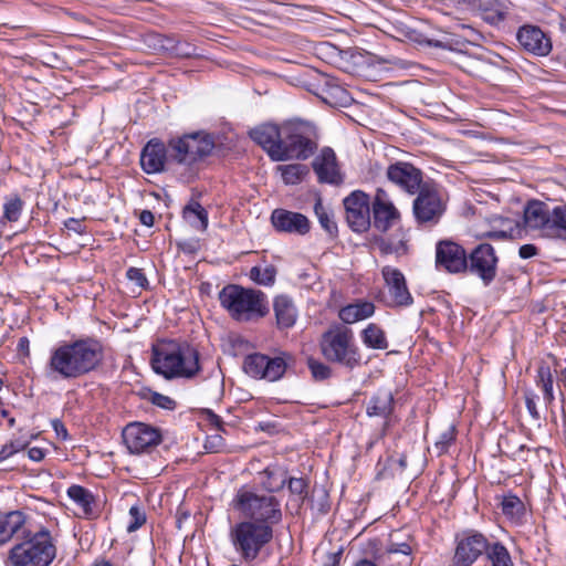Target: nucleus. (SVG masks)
<instances>
[{
  "label": "nucleus",
  "instance_id": "nucleus-60",
  "mask_svg": "<svg viewBox=\"0 0 566 566\" xmlns=\"http://www.w3.org/2000/svg\"><path fill=\"white\" fill-rule=\"evenodd\" d=\"M537 254V248L534 244H524L518 250V255L522 259H530Z\"/></svg>",
  "mask_w": 566,
  "mask_h": 566
},
{
  "label": "nucleus",
  "instance_id": "nucleus-20",
  "mask_svg": "<svg viewBox=\"0 0 566 566\" xmlns=\"http://www.w3.org/2000/svg\"><path fill=\"white\" fill-rule=\"evenodd\" d=\"M312 167L321 184L338 186L344 181L336 154L331 147H324L321 150L314 158Z\"/></svg>",
  "mask_w": 566,
  "mask_h": 566
},
{
  "label": "nucleus",
  "instance_id": "nucleus-48",
  "mask_svg": "<svg viewBox=\"0 0 566 566\" xmlns=\"http://www.w3.org/2000/svg\"><path fill=\"white\" fill-rule=\"evenodd\" d=\"M420 44H427L429 46L440 48V49H450L451 42L446 32H440V36H429L424 34H420L419 38L415 39Z\"/></svg>",
  "mask_w": 566,
  "mask_h": 566
},
{
  "label": "nucleus",
  "instance_id": "nucleus-1",
  "mask_svg": "<svg viewBox=\"0 0 566 566\" xmlns=\"http://www.w3.org/2000/svg\"><path fill=\"white\" fill-rule=\"evenodd\" d=\"M104 359V348L93 337L65 342L51 352L48 376L65 380L76 379L95 370Z\"/></svg>",
  "mask_w": 566,
  "mask_h": 566
},
{
  "label": "nucleus",
  "instance_id": "nucleus-52",
  "mask_svg": "<svg viewBox=\"0 0 566 566\" xmlns=\"http://www.w3.org/2000/svg\"><path fill=\"white\" fill-rule=\"evenodd\" d=\"M129 518L130 521L127 525V531L132 533L137 531L143 524H145L146 514L137 505H134L129 509Z\"/></svg>",
  "mask_w": 566,
  "mask_h": 566
},
{
  "label": "nucleus",
  "instance_id": "nucleus-15",
  "mask_svg": "<svg viewBox=\"0 0 566 566\" xmlns=\"http://www.w3.org/2000/svg\"><path fill=\"white\" fill-rule=\"evenodd\" d=\"M123 440L130 453L150 452L161 442L160 431L143 422L128 423L123 430Z\"/></svg>",
  "mask_w": 566,
  "mask_h": 566
},
{
  "label": "nucleus",
  "instance_id": "nucleus-25",
  "mask_svg": "<svg viewBox=\"0 0 566 566\" xmlns=\"http://www.w3.org/2000/svg\"><path fill=\"white\" fill-rule=\"evenodd\" d=\"M516 38L521 46L535 55L545 56L552 50L551 40L538 27L523 25Z\"/></svg>",
  "mask_w": 566,
  "mask_h": 566
},
{
  "label": "nucleus",
  "instance_id": "nucleus-29",
  "mask_svg": "<svg viewBox=\"0 0 566 566\" xmlns=\"http://www.w3.org/2000/svg\"><path fill=\"white\" fill-rule=\"evenodd\" d=\"M273 308L279 328H291L294 326L297 317L296 307L291 297L279 295L275 297Z\"/></svg>",
  "mask_w": 566,
  "mask_h": 566
},
{
  "label": "nucleus",
  "instance_id": "nucleus-45",
  "mask_svg": "<svg viewBox=\"0 0 566 566\" xmlns=\"http://www.w3.org/2000/svg\"><path fill=\"white\" fill-rule=\"evenodd\" d=\"M455 440V427L449 426L443 430L433 443V450L438 457L448 452Z\"/></svg>",
  "mask_w": 566,
  "mask_h": 566
},
{
  "label": "nucleus",
  "instance_id": "nucleus-5",
  "mask_svg": "<svg viewBox=\"0 0 566 566\" xmlns=\"http://www.w3.org/2000/svg\"><path fill=\"white\" fill-rule=\"evenodd\" d=\"M229 543L239 560L245 565L256 563L274 538V531L263 528L252 521H238L230 525Z\"/></svg>",
  "mask_w": 566,
  "mask_h": 566
},
{
  "label": "nucleus",
  "instance_id": "nucleus-36",
  "mask_svg": "<svg viewBox=\"0 0 566 566\" xmlns=\"http://www.w3.org/2000/svg\"><path fill=\"white\" fill-rule=\"evenodd\" d=\"M361 340L373 349H387L388 340L385 332L376 324L370 323L361 332Z\"/></svg>",
  "mask_w": 566,
  "mask_h": 566
},
{
  "label": "nucleus",
  "instance_id": "nucleus-49",
  "mask_svg": "<svg viewBox=\"0 0 566 566\" xmlns=\"http://www.w3.org/2000/svg\"><path fill=\"white\" fill-rule=\"evenodd\" d=\"M287 488L292 495H297L301 500V502L304 501L305 496L307 495V488L308 484L305 479L303 478H289L287 476Z\"/></svg>",
  "mask_w": 566,
  "mask_h": 566
},
{
  "label": "nucleus",
  "instance_id": "nucleus-42",
  "mask_svg": "<svg viewBox=\"0 0 566 566\" xmlns=\"http://www.w3.org/2000/svg\"><path fill=\"white\" fill-rule=\"evenodd\" d=\"M276 273V268L272 264L265 266L256 265L250 270V279L259 285L271 286L275 283Z\"/></svg>",
  "mask_w": 566,
  "mask_h": 566
},
{
  "label": "nucleus",
  "instance_id": "nucleus-10",
  "mask_svg": "<svg viewBox=\"0 0 566 566\" xmlns=\"http://www.w3.org/2000/svg\"><path fill=\"white\" fill-rule=\"evenodd\" d=\"M446 211V201L441 192L434 187L424 184L417 192L412 202V213L417 224L433 227L439 223Z\"/></svg>",
  "mask_w": 566,
  "mask_h": 566
},
{
  "label": "nucleus",
  "instance_id": "nucleus-58",
  "mask_svg": "<svg viewBox=\"0 0 566 566\" xmlns=\"http://www.w3.org/2000/svg\"><path fill=\"white\" fill-rule=\"evenodd\" d=\"M64 227L74 233L83 234L86 231L85 226L83 224V221L75 218H69L64 222Z\"/></svg>",
  "mask_w": 566,
  "mask_h": 566
},
{
  "label": "nucleus",
  "instance_id": "nucleus-16",
  "mask_svg": "<svg viewBox=\"0 0 566 566\" xmlns=\"http://www.w3.org/2000/svg\"><path fill=\"white\" fill-rule=\"evenodd\" d=\"M468 253L464 248L451 240H441L436 245V266L448 273H463L468 269Z\"/></svg>",
  "mask_w": 566,
  "mask_h": 566
},
{
  "label": "nucleus",
  "instance_id": "nucleus-8",
  "mask_svg": "<svg viewBox=\"0 0 566 566\" xmlns=\"http://www.w3.org/2000/svg\"><path fill=\"white\" fill-rule=\"evenodd\" d=\"M317 148L315 127L302 120L283 125V134L277 161L290 159L305 160Z\"/></svg>",
  "mask_w": 566,
  "mask_h": 566
},
{
  "label": "nucleus",
  "instance_id": "nucleus-41",
  "mask_svg": "<svg viewBox=\"0 0 566 566\" xmlns=\"http://www.w3.org/2000/svg\"><path fill=\"white\" fill-rule=\"evenodd\" d=\"M282 179L286 185H296L308 174V168L303 164H291L279 166Z\"/></svg>",
  "mask_w": 566,
  "mask_h": 566
},
{
  "label": "nucleus",
  "instance_id": "nucleus-55",
  "mask_svg": "<svg viewBox=\"0 0 566 566\" xmlns=\"http://www.w3.org/2000/svg\"><path fill=\"white\" fill-rule=\"evenodd\" d=\"M126 276L129 281L135 282L140 287H144L148 284V281L142 269L129 268L126 272Z\"/></svg>",
  "mask_w": 566,
  "mask_h": 566
},
{
  "label": "nucleus",
  "instance_id": "nucleus-14",
  "mask_svg": "<svg viewBox=\"0 0 566 566\" xmlns=\"http://www.w3.org/2000/svg\"><path fill=\"white\" fill-rule=\"evenodd\" d=\"M488 537L476 531L463 532L457 537L453 562L455 566H471L482 555L488 554L491 546Z\"/></svg>",
  "mask_w": 566,
  "mask_h": 566
},
{
  "label": "nucleus",
  "instance_id": "nucleus-43",
  "mask_svg": "<svg viewBox=\"0 0 566 566\" xmlns=\"http://www.w3.org/2000/svg\"><path fill=\"white\" fill-rule=\"evenodd\" d=\"M566 234V205L552 208V218L548 237Z\"/></svg>",
  "mask_w": 566,
  "mask_h": 566
},
{
  "label": "nucleus",
  "instance_id": "nucleus-31",
  "mask_svg": "<svg viewBox=\"0 0 566 566\" xmlns=\"http://www.w3.org/2000/svg\"><path fill=\"white\" fill-rule=\"evenodd\" d=\"M375 313V305L368 301H358L339 310L338 316L345 324H354L366 319Z\"/></svg>",
  "mask_w": 566,
  "mask_h": 566
},
{
  "label": "nucleus",
  "instance_id": "nucleus-26",
  "mask_svg": "<svg viewBox=\"0 0 566 566\" xmlns=\"http://www.w3.org/2000/svg\"><path fill=\"white\" fill-rule=\"evenodd\" d=\"M552 218V208L542 201L528 202L524 210V223L528 229L539 230L548 237Z\"/></svg>",
  "mask_w": 566,
  "mask_h": 566
},
{
  "label": "nucleus",
  "instance_id": "nucleus-18",
  "mask_svg": "<svg viewBox=\"0 0 566 566\" xmlns=\"http://www.w3.org/2000/svg\"><path fill=\"white\" fill-rule=\"evenodd\" d=\"M386 176L401 190L415 195L422 188V172L410 163L397 161L387 168Z\"/></svg>",
  "mask_w": 566,
  "mask_h": 566
},
{
  "label": "nucleus",
  "instance_id": "nucleus-59",
  "mask_svg": "<svg viewBox=\"0 0 566 566\" xmlns=\"http://www.w3.org/2000/svg\"><path fill=\"white\" fill-rule=\"evenodd\" d=\"M51 424H52V428L55 431L56 436L61 440L65 441L69 439L67 429L65 428L64 423L60 419H53L51 421Z\"/></svg>",
  "mask_w": 566,
  "mask_h": 566
},
{
  "label": "nucleus",
  "instance_id": "nucleus-33",
  "mask_svg": "<svg viewBox=\"0 0 566 566\" xmlns=\"http://www.w3.org/2000/svg\"><path fill=\"white\" fill-rule=\"evenodd\" d=\"M319 96L324 103L332 107L347 106L352 101L348 91L332 81H326L321 88Z\"/></svg>",
  "mask_w": 566,
  "mask_h": 566
},
{
  "label": "nucleus",
  "instance_id": "nucleus-62",
  "mask_svg": "<svg viewBox=\"0 0 566 566\" xmlns=\"http://www.w3.org/2000/svg\"><path fill=\"white\" fill-rule=\"evenodd\" d=\"M139 221L146 227H153L155 217L150 210H143L139 214Z\"/></svg>",
  "mask_w": 566,
  "mask_h": 566
},
{
  "label": "nucleus",
  "instance_id": "nucleus-2",
  "mask_svg": "<svg viewBox=\"0 0 566 566\" xmlns=\"http://www.w3.org/2000/svg\"><path fill=\"white\" fill-rule=\"evenodd\" d=\"M199 357V352L187 344L163 339L153 345L150 363L166 379H191L200 371Z\"/></svg>",
  "mask_w": 566,
  "mask_h": 566
},
{
  "label": "nucleus",
  "instance_id": "nucleus-50",
  "mask_svg": "<svg viewBox=\"0 0 566 566\" xmlns=\"http://www.w3.org/2000/svg\"><path fill=\"white\" fill-rule=\"evenodd\" d=\"M307 365H308V368H310V370L312 373V376L316 380H325V379L331 377L332 370L324 363H321V361L315 360L313 358H308Z\"/></svg>",
  "mask_w": 566,
  "mask_h": 566
},
{
  "label": "nucleus",
  "instance_id": "nucleus-13",
  "mask_svg": "<svg viewBox=\"0 0 566 566\" xmlns=\"http://www.w3.org/2000/svg\"><path fill=\"white\" fill-rule=\"evenodd\" d=\"M348 227L358 233L370 228L371 201L363 190H354L343 200Z\"/></svg>",
  "mask_w": 566,
  "mask_h": 566
},
{
  "label": "nucleus",
  "instance_id": "nucleus-9",
  "mask_svg": "<svg viewBox=\"0 0 566 566\" xmlns=\"http://www.w3.org/2000/svg\"><path fill=\"white\" fill-rule=\"evenodd\" d=\"M323 356L332 363L354 368L360 363V354L355 345L353 331L337 326L323 334L321 340Z\"/></svg>",
  "mask_w": 566,
  "mask_h": 566
},
{
  "label": "nucleus",
  "instance_id": "nucleus-12",
  "mask_svg": "<svg viewBox=\"0 0 566 566\" xmlns=\"http://www.w3.org/2000/svg\"><path fill=\"white\" fill-rule=\"evenodd\" d=\"M465 272L490 286L497 275L499 256L490 243H480L468 253Z\"/></svg>",
  "mask_w": 566,
  "mask_h": 566
},
{
  "label": "nucleus",
  "instance_id": "nucleus-46",
  "mask_svg": "<svg viewBox=\"0 0 566 566\" xmlns=\"http://www.w3.org/2000/svg\"><path fill=\"white\" fill-rule=\"evenodd\" d=\"M502 512L504 515L517 520L524 513V505L517 496H505L502 501Z\"/></svg>",
  "mask_w": 566,
  "mask_h": 566
},
{
  "label": "nucleus",
  "instance_id": "nucleus-4",
  "mask_svg": "<svg viewBox=\"0 0 566 566\" xmlns=\"http://www.w3.org/2000/svg\"><path fill=\"white\" fill-rule=\"evenodd\" d=\"M242 521H252L263 528L273 530L283 520L280 500L273 494L260 493L247 485L241 486L231 501Z\"/></svg>",
  "mask_w": 566,
  "mask_h": 566
},
{
  "label": "nucleus",
  "instance_id": "nucleus-57",
  "mask_svg": "<svg viewBox=\"0 0 566 566\" xmlns=\"http://www.w3.org/2000/svg\"><path fill=\"white\" fill-rule=\"evenodd\" d=\"M223 447V439L220 434L209 436L206 440L205 448L209 452H218Z\"/></svg>",
  "mask_w": 566,
  "mask_h": 566
},
{
  "label": "nucleus",
  "instance_id": "nucleus-56",
  "mask_svg": "<svg viewBox=\"0 0 566 566\" xmlns=\"http://www.w3.org/2000/svg\"><path fill=\"white\" fill-rule=\"evenodd\" d=\"M524 398H525V405H526L527 411L530 412L532 418L535 420L539 419L541 416L536 408V402H535L536 395L531 390H525Z\"/></svg>",
  "mask_w": 566,
  "mask_h": 566
},
{
  "label": "nucleus",
  "instance_id": "nucleus-34",
  "mask_svg": "<svg viewBox=\"0 0 566 566\" xmlns=\"http://www.w3.org/2000/svg\"><path fill=\"white\" fill-rule=\"evenodd\" d=\"M67 495L82 510V514L85 517H92L96 515L94 510L95 497L90 490L74 484L67 489Z\"/></svg>",
  "mask_w": 566,
  "mask_h": 566
},
{
  "label": "nucleus",
  "instance_id": "nucleus-37",
  "mask_svg": "<svg viewBox=\"0 0 566 566\" xmlns=\"http://www.w3.org/2000/svg\"><path fill=\"white\" fill-rule=\"evenodd\" d=\"M184 217L189 220L193 227L200 230H206L208 228V212L196 200H190L184 208Z\"/></svg>",
  "mask_w": 566,
  "mask_h": 566
},
{
  "label": "nucleus",
  "instance_id": "nucleus-64",
  "mask_svg": "<svg viewBox=\"0 0 566 566\" xmlns=\"http://www.w3.org/2000/svg\"><path fill=\"white\" fill-rule=\"evenodd\" d=\"M355 566H377V565L368 559H361Z\"/></svg>",
  "mask_w": 566,
  "mask_h": 566
},
{
  "label": "nucleus",
  "instance_id": "nucleus-35",
  "mask_svg": "<svg viewBox=\"0 0 566 566\" xmlns=\"http://www.w3.org/2000/svg\"><path fill=\"white\" fill-rule=\"evenodd\" d=\"M163 49H165L171 56L189 59L199 56L197 52V48L185 41L174 38H167L163 43Z\"/></svg>",
  "mask_w": 566,
  "mask_h": 566
},
{
  "label": "nucleus",
  "instance_id": "nucleus-24",
  "mask_svg": "<svg viewBox=\"0 0 566 566\" xmlns=\"http://www.w3.org/2000/svg\"><path fill=\"white\" fill-rule=\"evenodd\" d=\"M283 126L277 127L273 124H263L250 130V137L260 145L269 157L277 161L280 154Z\"/></svg>",
  "mask_w": 566,
  "mask_h": 566
},
{
  "label": "nucleus",
  "instance_id": "nucleus-51",
  "mask_svg": "<svg viewBox=\"0 0 566 566\" xmlns=\"http://www.w3.org/2000/svg\"><path fill=\"white\" fill-rule=\"evenodd\" d=\"M28 446V441L22 439H15L4 444L0 450V463L8 458L12 457L17 452L25 449Z\"/></svg>",
  "mask_w": 566,
  "mask_h": 566
},
{
  "label": "nucleus",
  "instance_id": "nucleus-23",
  "mask_svg": "<svg viewBox=\"0 0 566 566\" xmlns=\"http://www.w3.org/2000/svg\"><path fill=\"white\" fill-rule=\"evenodd\" d=\"M271 221L280 232L304 235L311 230V222L306 216L285 209H275L272 212Z\"/></svg>",
  "mask_w": 566,
  "mask_h": 566
},
{
  "label": "nucleus",
  "instance_id": "nucleus-39",
  "mask_svg": "<svg viewBox=\"0 0 566 566\" xmlns=\"http://www.w3.org/2000/svg\"><path fill=\"white\" fill-rule=\"evenodd\" d=\"M486 558L491 566H514L510 552L501 542L491 544Z\"/></svg>",
  "mask_w": 566,
  "mask_h": 566
},
{
  "label": "nucleus",
  "instance_id": "nucleus-47",
  "mask_svg": "<svg viewBox=\"0 0 566 566\" xmlns=\"http://www.w3.org/2000/svg\"><path fill=\"white\" fill-rule=\"evenodd\" d=\"M376 244H377L380 253L385 254V255H388V254L401 255L407 252L406 242L402 240H399L398 242H391L387 239L381 238L376 241Z\"/></svg>",
  "mask_w": 566,
  "mask_h": 566
},
{
  "label": "nucleus",
  "instance_id": "nucleus-21",
  "mask_svg": "<svg viewBox=\"0 0 566 566\" xmlns=\"http://www.w3.org/2000/svg\"><path fill=\"white\" fill-rule=\"evenodd\" d=\"M395 409L394 394L389 389H379L366 403V415L384 419L382 434H386L394 424L392 412Z\"/></svg>",
  "mask_w": 566,
  "mask_h": 566
},
{
  "label": "nucleus",
  "instance_id": "nucleus-44",
  "mask_svg": "<svg viewBox=\"0 0 566 566\" xmlns=\"http://www.w3.org/2000/svg\"><path fill=\"white\" fill-rule=\"evenodd\" d=\"M314 212L321 227L331 235H335L337 233V224L334 221L332 213H329L328 209L323 205L322 199L316 200L314 205Z\"/></svg>",
  "mask_w": 566,
  "mask_h": 566
},
{
  "label": "nucleus",
  "instance_id": "nucleus-54",
  "mask_svg": "<svg viewBox=\"0 0 566 566\" xmlns=\"http://www.w3.org/2000/svg\"><path fill=\"white\" fill-rule=\"evenodd\" d=\"M202 415H203V419L213 428L216 429L217 431L219 432H224L227 433V430L224 428V422L223 420L221 419L220 416H218L217 413H214L212 410L210 409H205L202 411Z\"/></svg>",
  "mask_w": 566,
  "mask_h": 566
},
{
  "label": "nucleus",
  "instance_id": "nucleus-32",
  "mask_svg": "<svg viewBox=\"0 0 566 566\" xmlns=\"http://www.w3.org/2000/svg\"><path fill=\"white\" fill-rule=\"evenodd\" d=\"M417 548L413 536L403 531H394L389 535L386 552L388 554H401L410 557Z\"/></svg>",
  "mask_w": 566,
  "mask_h": 566
},
{
  "label": "nucleus",
  "instance_id": "nucleus-63",
  "mask_svg": "<svg viewBox=\"0 0 566 566\" xmlns=\"http://www.w3.org/2000/svg\"><path fill=\"white\" fill-rule=\"evenodd\" d=\"M484 237L494 240H504L509 238V234L505 231H489Z\"/></svg>",
  "mask_w": 566,
  "mask_h": 566
},
{
  "label": "nucleus",
  "instance_id": "nucleus-27",
  "mask_svg": "<svg viewBox=\"0 0 566 566\" xmlns=\"http://www.w3.org/2000/svg\"><path fill=\"white\" fill-rule=\"evenodd\" d=\"M28 516L20 510L0 513V546L7 545L15 535L24 536Z\"/></svg>",
  "mask_w": 566,
  "mask_h": 566
},
{
  "label": "nucleus",
  "instance_id": "nucleus-17",
  "mask_svg": "<svg viewBox=\"0 0 566 566\" xmlns=\"http://www.w3.org/2000/svg\"><path fill=\"white\" fill-rule=\"evenodd\" d=\"M374 227L380 232H387L400 221V212L390 200L388 193L378 188L371 201Z\"/></svg>",
  "mask_w": 566,
  "mask_h": 566
},
{
  "label": "nucleus",
  "instance_id": "nucleus-28",
  "mask_svg": "<svg viewBox=\"0 0 566 566\" xmlns=\"http://www.w3.org/2000/svg\"><path fill=\"white\" fill-rule=\"evenodd\" d=\"M475 10L479 11L480 17L492 25H497L503 22L511 11V2L501 0H489L482 2L479 0V6Z\"/></svg>",
  "mask_w": 566,
  "mask_h": 566
},
{
  "label": "nucleus",
  "instance_id": "nucleus-11",
  "mask_svg": "<svg viewBox=\"0 0 566 566\" xmlns=\"http://www.w3.org/2000/svg\"><path fill=\"white\" fill-rule=\"evenodd\" d=\"M292 361L293 357L286 352H282L276 357L254 353L244 358L243 369L253 378L277 381L284 376Z\"/></svg>",
  "mask_w": 566,
  "mask_h": 566
},
{
  "label": "nucleus",
  "instance_id": "nucleus-53",
  "mask_svg": "<svg viewBox=\"0 0 566 566\" xmlns=\"http://www.w3.org/2000/svg\"><path fill=\"white\" fill-rule=\"evenodd\" d=\"M149 400L156 407L165 410H174L176 408V401L174 399L156 391L150 392Z\"/></svg>",
  "mask_w": 566,
  "mask_h": 566
},
{
  "label": "nucleus",
  "instance_id": "nucleus-19",
  "mask_svg": "<svg viewBox=\"0 0 566 566\" xmlns=\"http://www.w3.org/2000/svg\"><path fill=\"white\" fill-rule=\"evenodd\" d=\"M166 164L170 161V140L167 146L159 139H150L143 148L140 154V166L148 174H158L165 169Z\"/></svg>",
  "mask_w": 566,
  "mask_h": 566
},
{
  "label": "nucleus",
  "instance_id": "nucleus-22",
  "mask_svg": "<svg viewBox=\"0 0 566 566\" xmlns=\"http://www.w3.org/2000/svg\"><path fill=\"white\" fill-rule=\"evenodd\" d=\"M381 272L388 289L390 305L399 307L411 305L413 298L407 287L405 275L391 266H385Z\"/></svg>",
  "mask_w": 566,
  "mask_h": 566
},
{
  "label": "nucleus",
  "instance_id": "nucleus-38",
  "mask_svg": "<svg viewBox=\"0 0 566 566\" xmlns=\"http://www.w3.org/2000/svg\"><path fill=\"white\" fill-rule=\"evenodd\" d=\"M23 208L24 201L19 195L8 196L3 203V214L0 222L2 224L6 222H17L21 217Z\"/></svg>",
  "mask_w": 566,
  "mask_h": 566
},
{
  "label": "nucleus",
  "instance_id": "nucleus-30",
  "mask_svg": "<svg viewBox=\"0 0 566 566\" xmlns=\"http://www.w3.org/2000/svg\"><path fill=\"white\" fill-rule=\"evenodd\" d=\"M260 475L262 476L261 485L268 492L273 494L281 491L287 481V470L280 465H269Z\"/></svg>",
  "mask_w": 566,
  "mask_h": 566
},
{
  "label": "nucleus",
  "instance_id": "nucleus-40",
  "mask_svg": "<svg viewBox=\"0 0 566 566\" xmlns=\"http://www.w3.org/2000/svg\"><path fill=\"white\" fill-rule=\"evenodd\" d=\"M535 381H536L537 387H539L543 391L544 401L547 405L552 403L554 400V391H553L554 380H553V375H552L549 367H547V366L538 367Z\"/></svg>",
  "mask_w": 566,
  "mask_h": 566
},
{
  "label": "nucleus",
  "instance_id": "nucleus-61",
  "mask_svg": "<svg viewBox=\"0 0 566 566\" xmlns=\"http://www.w3.org/2000/svg\"><path fill=\"white\" fill-rule=\"evenodd\" d=\"M28 455L32 461L40 462L44 459L45 452L42 448L33 447L29 449Z\"/></svg>",
  "mask_w": 566,
  "mask_h": 566
},
{
  "label": "nucleus",
  "instance_id": "nucleus-6",
  "mask_svg": "<svg viewBox=\"0 0 566 566\" xmlns=\"http://www.w3.org/2000/svg\"><path fill=\"white\" fill-rule=\"evenodd\" d=\"M219 301L230 316L237 321L264 317L269 313L266 295L255 289L229 284L220 291Z\"/></svg>",
  "mask_w": 566,
  "mask_h": 566
},
{
  "label": "nucleus",
  "instance_id": "nucleus-3",
  "mask_svg": "<svg viewBox=\"0 0 566 566\" xmlns=\"http://www.w3.org/2000/svg\"><path fill=\"white\" fill-rule=\"evenodd\" d=\"M57 556L56 539L51 531L41 526L25 532L10 547L6 566H50Z\"/></svg>",
  "mask_w": 566,
  "mask_h": 566
},
{
  "label": "nucleus",
  "instance_id": "nucleus-7",
  "mask_svg": "<svg viewBox=\"0 0 566 566\" xmlns=\"http://www.w3.org/2000/svg\"><path fill=\"white\" fill-rule=\"evenodd\" d=\"M216 146L214 138L206 132H195L170 139V161L193 175L195 165L209 156Z\"/></svg>",
  "mask_w": 566,
  "mask_h": 566
}]
</instances>
